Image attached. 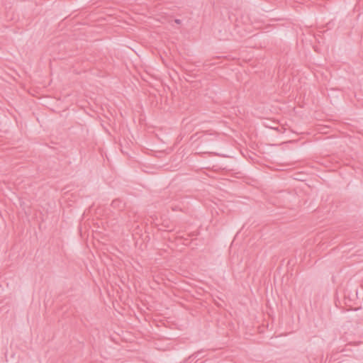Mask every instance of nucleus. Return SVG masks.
Here are the masks:
<instances>
[{
  "instance_id": "nucleus-1",
  "label": "nucleus",
  "mask_w": 363,
  "mask_h": 363,
  "mask_svg": "<svg viewBox=\"0 0 363 363\" xmlns=\"http://www.w3.org/2000/svg\"><path fill=\"white\" fill-rule=\"evenodd\" d=\"M111 206L118 211H122L125 207V203L120 199H114L111 203Z\"/></svg>"
},
{
  "instance_id": "nucleus-3",
  "label": "nucleus",
  "mask_w": 363,
  "mask_h": 363,
  "mask_svg": "<svg viewBox=\"0 0 363 363\" xmlns=\"http://www.w3.org/2000/svg\"><path fill=\"white\" fill-rule=\"evenodd\" d=\"M175 23H177V24H180L181 23V20L180 19H175Z\"/></svg>"
},
{
  "instance_id": "nucleus-4",
  "label": "nucleus",
  "mask_w": 363,
  "mask_h": 363,
  "mask_svg": "<svg viewBox=\"0 0 363 363\" xmlns=\"http://www.w3.org/2000/svg\"><path fill=\"white\" fill-rule=\"evenodd\" d=\"M177 208H178V207L176 206L174 208H172V210L175 211H177Z\"/></svg>"
},
{
  "instance_id": "nucleus-2",
  "label": "nucleus",
  "mask_w": 363,
  "mask_h": 363,
  "mask_svg": "<svg viewBox=\"0 0 363 363\" xmlns=\"http://www.w3.org/2000/svg\"><path fill=\"white\" fill-rule=\"evenodd\" d=\"M201 353V352L199 351L197 352H195L194 354H191V356L189 357V358L186 359L187 360H190V359H195L196 358L199 357V354Z\"/></svg>"
}]
</instances>
